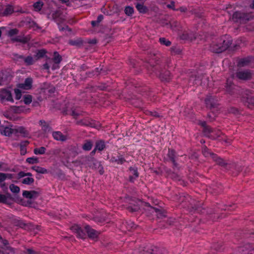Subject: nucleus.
Masks as SVG:
<instances>
[{
  "label": "nucleus",
  "instance_id": "nucleus-60",
  "mask_svg": "<svg viewBox=\"0 0 254 254\" xmlns=\"http://www.w3.org/2000/svg\"><path fill=\"white\" fill-rule=\"evenodd\" d=\"M8 174L0 173V184L3 182L8 176Z\"/></svg>",
  "mask_w": 254,
  "mask_h": 254
},
{
  "label": "nucleus",
  "instance_id": "nucleus-39",
  "mask_svg": "<svg viewBox=\"0 0 254 254\" xmlns=\"http://www.w3.org/2000/svg\"><path fill=\"white\" fill-rule=\"evenodd\" d=\"M32 169L38 173L46 174L48 173V171L46 169L39 166H33Z\"/></svg>",
  "mask_w": 254,
  "mask_h": 254
},
{
  "label": "nucleus",
  "instance_id": "nucleus-40",
  "mask_svg": "<svg viewBox=\"0 0 254 254\" xmlns=\"http://www.w3.org/2000/svg\"><path fill=\"white\" fill-rule=\"evenodd\" d=\"M29 142L28 141H25L24 142H22L20 144V153L21 155H25L26 153V146L28 145Z\"/></svg>",
  "mask_w": 254,
  "mask_h": 254
},
{
  "label": "nucleus",
  "instance_id": "nucleus-61",
  "mask_svg": "<svg viewBox=\"0 0 254 254\" xmlns=\"http://www.w3.org/2000/svg\"><path fill=\"white\" fill-rule=\"evenodd\" d=\"M14 92H15V98L17 99V100H19L21 98V91L19 89H15L14 90Z\"/></svg>",
  "mask_w": 254,
  "mask_h": 254
},
{
  "label": "nucleus",
  "instance_id": "nucleus-41",
  "mask_svg": "<svg viewBox=\"0 0 254 254\" xmlns=\"http://www.w3.org/2000/svg\"><path fill=\"white\" fill-rule=\"evenodd\" d=\"M105 147V144L104 141L100 140L98 141L96 143L95 148L99 151L103 150Z\"/></svg>",
  "mask_w": 254,
  "mask_h": 254
},
{
  "label": "nucleus",
  "instance_id": "nucleus-30",
  "mask_svg": "<svg viewBox=\"0 0 254 254\" xmlns=\"http://www.w3.org/2000/svg\"><path fill=\"white\" fill-rule=\"evenodd\" d=\"M110 161L112 163H116L117 164H123L124 162H126V160L122 156H119L118 158L115 157H112L111 158Z\"/></svg>",
  "mask_w": 254,
  "mask_h": 254
},
{
  "label": "nucleus",
  "instance_id": "nucleus-2",
  "mask_svg": "<svg viewBox=\"0 0 254 254\" xmlns=\"http://www.w3.org/2000/svg\"><path fill=\"white\" fill-rule=\"evenodd\" d=\"M125 198L126 202L128 203L126 208L131 213L138 211L141 206L146 207L145 204L146 202H142L138 199L130 198L128 196L126 197Z\"/></svg>",
  "mask_w": 254,
  "mask_h": 254
},
{
  "label": "nucleus",
  "instance_id": "nucleus-32",
  "mask_svg": "<svg viewBox=\"0 0 254 254\" xmlns=\"http://www.w3.org/2000/svg\"><path fill=\"white\" fill-rule=\"evenodd\" d=\"M93 146V142L89 140H85L82 145V149L85 151H89Z\"/></svg>",
  "mask_w": 254,
  "mask_h": 254
},
{
  "label": "nucleus",
  "instance_id": "nucleus-37",
  "mask_svg": "<svg viewBox=\"0 0 254 254\" xmlns=\"http://www.w3.org/2000/svg\"><path fill=\"white\" fill-rule=\"evenodd\" d=\"M11 40L13 42H19L23 44H25L28 42V41H29V39L27 37L21 38L19 36H17L16 37L12 38Z\"/></svg>",
  "mask_w": 254,
  "mask_h": 254
},
{
  "label": "nucleus",
  "instance_id": "nucleus-5",
  "mask_svg": "<svg viewBox=\"0 0 254 254\" xmlns=\"http://www.w3.org/2000/svg\"><path fill=\"white\" fill-rule=\"evenodd\" d=\"M242 98L244 99L245 105L249 108H254V94L248 90L242 91Z\"/></svg>",
  "mask_w": 254,
  "mask_h": 254
},
{
  "label": "nucleus",
  "instance_id": "nucleus-48",
  "mask_svg": "<svg viewBox=\"0 0 254 254\" xmlns=\"http://www.w3.org/2000/svg\"><path fill=\"white\" fill-rule=\"evenodd\" d=\"M34 180L33 178L28 177L23 179L22 180V183L24 184L30 185L33 184L34 183Z\"/></svg>",
  "mask_w": 254,
  "mask_h": 254
},
{
  "label": "nucleus",
  "instance_id": "nucleus-55",
  "mask_svg": "<svg viewBox=\"0 0 254 254\" xmlns=\"http://www.w3.org/2000/svg\"><path fill=\"white\" fill-rule=\"evenodd\" d=\"M23 102L25 104H29L32 102V96L30 95L24 97Z\"/></svg>",
  "mask_w": 254,
  "mask_h": 254
},
{
  "label": "nucleus",
  "instance_id": "nucleus-21",
  "mask_svg": "<svg viewBox=\"0 0 254 254\" xmlns=\"http://www.w3.org/2000/svg\"><path fill=\"white\" fill-rule=\"evenodd\" d=\"M32 79L31 78H27L25 79L23 83L19 84V88L25 90L30 89L32 87Z\"/></svg>",
  "mask_w": 254,
  "mask_h": 254
},
{
  "label": "nucleus",
  "instance_id": "nucleus-13",
  "mask_svg": "<svg viewBox=\"0 0 254 254\" xmlns=\"http://www.w3.org/2000/svg\"><path fill=\"white\" fill-rule=\"evenodd\" d=\"M84 231L86 232L89 238L96 240L97 239L100 232L91 228L89 225L84 227Z\"/></svg>",
  "mask_w": 254,
  "mask_h": 254
},
{
  "label": "nucleus",
  "instance_id": "nucleus-49",
  "mask_svg": "<svg viewBox=\"0 0 254 254\" xmlns=\"http://www.w3.org/2000/svg\"><path fill=\"white\" fill-rule=\"evenodd\" d=\"M70 114L74 118L76 119L78 117L82 115V112L77 109H74L71 111Z\"/></svg>",
  "mask_w": 254,
  "mask_h": 254
},
{
  "label": "nucleus",
  "instance_id": "nucleus-27",
  "mask_svg": "<svg viewBox=\"0 0 254 254\" xmlns=\"http://www.w3.org/2000/svg\"><path fill=\"white\" fill-rule=\"evenodd\" d=\"M252 58L248 57L240 59L238 63L239 67H244L248 65L252 61Z\"/></svg>",
  "mask_w": 254,
  "mask_h": 254
},
{
  "label": "nucleus",
  "instance_id": "nucleus-24",
  "mask_svg": "<svg viewBox=\"0 0 254 254\" xmlns=\"http://www.w3.org/2000/svg\"><path fill=\"white\" fill-rule=\"evenodd\" d=\"M221 45L219 43V39H217L216 41H213L210 46V50L214 53H221L223 51H219V49L221 48Z\"/></svg>",
  "mask_w": 254,
  "mask_h": 254
},
{
  "label": "nucleus",
  "instance_id": "nucleus-26",
  "mask_svg": "<svg viewBox=\"0 0 254 254\" xmlns=\"http://www.w3.org/2000/svg\"><path fill=\"white\" fill-rule=\"evenodd\" d=\"M13 133H20L23 136H27L28 135V131L23 127H17L13 128Z\"/></svg>",
  "mask_w": 254,
  "mask_h": 254
},
{
  "label": "nucleus",
  "instance_id": "nucleus-17",
  "mask_svg": "<svg viewBox=\"0 0 254 254\" xmlns=\"http://www.w3.org/2000/svg\"><path fill=\"white\" fill-rule=\"evenodd\" d=\"M145 204L146 205L147 209L153 213H155L157 217L162 218L165 216L162 210L156 207H152L148 203H145Z\"/></svg>",
  "mask_w": 254,
  "mask_h": 254
},
{
  "label": "nucleus",
  "instance_id": "nucleus-9",
  "mask_svg": "<svg viewBox=\"0 0 254 254\" xmlns=\"http://www.w3.org/2000/svg\"><path fill=\"white\" fill-rule=\"evenodd\" d=\"M186 199L189 201V205L188 206L189 209L190 211H197L200 212L201 211V205L202 203L199 202V204H197V202L194 200L190 198V196H188Z\"/></svg>",
  "mask_w": 254,
  "mask_h": 254
},
{
  "label": "nucleus",
  "instance_id": "nucleus-36",
  "mask_svg": "<svg viewBox=\"0 0 254 254\" xmlns=\"http://www.w3.org/2000/svg\"><path fill=\"white\" fill-rule=\"evenodd\" d=\"M168 156L173 163L174 167H177V164L175 160V151L173 150H169Z\"/></svg>",
  "mask_w": 254,
  "mask_h": 254
},
{
  "label": "nucleus",
  "instance_id": "nucleus-7",
  "mask_svg": "<svg viewBox=\"0 0 254 254\" xmlns=\"http://www.w3.org/2000/svg\"><path fill=\"white\" fill-rule=\"evenodd\" d=\"M232 40L229 35H224L219 38V43L221 45L219 51H224L227 50L232 44Z\"/></svg>",
  "mask_w": 254,
  "mask_h": 254
},
{
  "label": "nucleus",
  "instance_id": "nucleus-8",
  "mask_svg": "<svg viewBox=\"0 0 254 254\" xmlns=\"http://www.w3.org/2000/svg\"><path fill=\"white\" fill-rule=\"evenodd\" d=\"M236 77L240 79L243 80H249L252 77V72L248 69L247 70H238L236 73Z\"/></svg>",
  "mask_w": 254,
  "mask_h": 254
},
{
  "label": "nucleus",
  "instance_id": "nucleus-44",
  "mask_svg": "<svg viewBox=\"0 0 254 254\" xmlns=\"http://www.w3.org/2000/svg\"><path fill=\"white\" fill-rule=\"evenodd\" d=\"M14 9L12 6L7 5L5 9L4 10L3 14L4 15H8L12 13Z\"/></svg>",
  "mask_w": 254,
  "mask_h": 254
},
{
  "label": "nucleus",
  "instance_id": "nucleus-20",
  "mask_svg": "<svg viewBox=\"0 0 254 254\" xmlns=\"http://www.w3.org/2000/svg\"><path fill=\"white\" fill-rule=\"evenodd\" d=\"M0 133L3 135L9 136L13 133V128L8 127L0 126Z\"/></svg>",
  "mask_w": 254,
  "mask_h": 254
},
{
  "label": "nucleus",
  "instance_id": "nucleus-57",
  "mask_svg": "<svg viewBox=\"0 0 254 254\" xmlns=\"http://www.w3.org/2000/svg\"><path fill=\"white\" fill-rule=\"evenodd\" d=\"M146 115L153 116L156 118H159L161 116L160 115L155 111H147L146 112Z\"/></svg>",
  "mask_w": 254,
  "mask_h": 254
},
{
  "label": "nucleus",
  "instance_id": "nucleus-45",
  "mask_svg": "<svg viewBox=\"0 0 254 254\" xmlns=\"http://www.w3.org/2000/svg\"><path fill=\"white\" fill-rule=\"evenodd\" d=\"M43 6V2L41 1H37L33 4V7L35 11H40Z\"/></svg>",
  "mask_w": 254,
  "mask_h": 254
},
{
  "label": "nucleus",
  "instance_id": "nucleus-10",
  "mask_svg": "<svg viewBox=\"0 0 254 254\" xmlns=\"http://www.w3.org/2000/svg\"><path fill=\"white\" fill-rule=\"evenodd\" d=\"M0 101L2 103L5 101L13 102L11 92L6 89L0 90Z\"/></svg>",
  "mask_w": 254,
  "mask_h": 254
},
{
  "label": "nucleus",
  "instance_id": "nucleus-51",
  "mask_svg": "<svg viewBox=\"0 0 254 254\" xmlns=\"http://www.w3.org/2000/svg\"><path fill=\"white\" fill-rule=\"evenodd\" d=\"M159 42L162 45H165L166 46H169L171 44V42L166 38L162 37L159 39Z\"/></svg>",
  "mask_w": 254,
  "mask_h": 254
},
{
  "label": "nucleus",
  "instance_id": "nucleus-25",
  "mask_svg": "<svg viewBox=\"0 0 254 254\" xmlns=\"http://www.w3.org/2000/svg\"><path fill=\"white\" fill-rule=\"evenodd\" d=\"M52 135L54 138L57 141H64L66 139V136L60 131H54Z\"/></svg>",
  "mask_w": 254,
  "mask_h": 254
},
{
  "label": "nucleus",
  "instance_id": "nucleus-12",
  "mask_svg": "<svg viewBox=\"0 0 254 254\" xmlns=\"http://www.w3.org/2000/svg\"><path fill=\"white\" fill-rule=\"evenodd\" d=\"M76 124L78 125L88 126L92 127H98L99 126L98 123L88 119H84L83 120L77 121L76 122Z\"/></svg>",
  "mask_w": 254,
  "mask_h": 254
},
{
  "label": "nucleus",
  "instance_id": "nucleus-11",
  "mask_svg": "<svg viewBox=\"0 0 254 254\" xmlns=\"http://www.w3.org/2000/svg\"><path fill=\"white\" fill-rule=\"evenodd\" d=\"M94 159L91 156H86L80 157L79 160L75 161L74 163L85 165L90 168L92 166Z\"/></svg>",
  "mask_w": 254,
  "mask_h": 254
},
{
  "label": "nucleus",
  "instance_id": "nucleus-50",
  "mask_svg": "<svg viewBox=\"0 0 254 254\" xmlns=\"http://www.w3.org/2000/svg\"><path fill=\"white\" fill-rule=\"evenodd\" d=\"M9 189L11 192L15 193H18L20 191L19 187L14 184H11L9 186Z\"/></svg>",
  "mask_w": 254,
  "mask_h": 254
},
{
  "label": "nucleus",
  "instance_id": "nucleus-23",
  "mask_svg": "<svg viewBox=\"0 0 254 254\" xmlns=\"http://www.w3.org/2000/svg\"><path fill=\"white\" fill-rule=\"evenodd\" d=\"M90 168L98 170L101 175H102L104 173L103 167L102 166L101 163L97 161L95 158L94 160L92 166L90 167Z\"/></svg>",
  "mask_w": 254,
  "mask_h": 254
},
{
  "label": "nucleus",
  "instance_id": "nucleus-43",
  "mask_svg": "<svg viewBox=\"0 0 254 254\" xmlns=\"http://www.w3.org/2000/svg\"><path fill=\"white\" fill-rule=\"evenodd\" d=\"M170 72L165 71L164 73H161L160 75V79L164 81H168L170 79Z\"/></svg>",
  "mask_w": 254,
  "mask_h": 254
},
{
  "label": "nucleus",
  "instance_id": "nucleus-4",
  "mask_svg": "<svg viewBox=\"0 0 254 254\" xmlns=\"http://www.w3.org/2000/svg\"><path fill=\"white\" fill-rule=\"evenodd\" d=\"M199 124L203 127V132L205 135L213 139L220 136V131L213 129L210 127L206 125L205 122H200Z\"/></svg>",
  "mask_w": 254,
  "mask_h": 254
},
{
  "label": "nucleus",
  "instance_id": "nucleus-15",
  "mask_svg": "<svg viewBox=\"0 0 254 254\" xmlns=\"http://www.w3.org/2000/svg\"><path fill=\"white\" fill-rule=\"evenodd\" d=\"M71 229L73 233L76 234V236L78 238L81 239H85L86 238V233L84 230L79 225H74L71 227Z\"/></svg>",
  "mask_w": 254,
  "mask_h": 254
},
{
  "label": "nucleus",
  "instance_id": "nucleus-35",
  "mask_svg": "<svg viewBox=\"0 0 254 254\" xmlns=\"http://www.w3.org/2000/svg\"><path fill=\"white\" fill-rule=\"evenodd\" d=\"M14 250L9 246H6L3 248L0 254H14Z\"/></svg>",
  "mask_w": 254,
  "mask_h": 254
},
{
  "label": "nucleus",
  "instance_id": "nucleus-58",
  "mask_svg": "<svg viewBox=\"0 0 254 254\" xmlns=\"http://www.w3.org/2000/svg\"><path fill=\"white\" fill-rule=\"evenodd\" d=\"M7 200V197L5 195L0 194V203H8Z\"/></svg>",
  "mask_w": 254,
  "mask_h": 254
},
{
  "label": "nucleus",
  "instance_id": "nucleus-1",
  "mask_svg": "<svg viewBox=\"0 0 254 254\" xmlns=\"http://www.w3.org/2000/svg\"><path fill=\"white\" fill-rule=\"evenodd\" d=\"M202 153L203 155L206 157H211L212 159L215 161L216 164L221 167L225 168L227 170H229L231 167H234L235 169L237 170L239 172L242 170L241 167L237 166L235 163H229L225 161L222 158L218 157L217 155L210 152L209 150L205 146H204L202 148Z\"/></svg>",
  "mask_w": 254,
  "mask_h": 254
},
{
  "label": "nucleus",
  "instance_id": "nucleus-6",
  "mask_svg": "<svg viewBox=\"0 0 254 254\" xmlns=\"http://www.w3.org/2000/svg\"><path fill=\"white\" fill-rule=\"evenodd\" d=\"M226 91L230 95H235L238 94L242 95V91L244 89H241L239 87L233 84L231 81L227 80L226 83Z\"/></svg>",
  "mask_w": 254,
  "mask_h": 254
},
{
  "label": "nucleus",
  "instance_id": "nucleus-38",
  "mask_svg": "<svg viewBox=\"0 0 254 254\" xmlns=\"http://www.w3.org/2000/svg\"><path fill=\"white\" fill-rule=\"evenodd\" d=\"M136 8L140 13H145L147 11V8L143 4L137 3L136 5Z\"/></svg>",
  "mask_w": 254,
  "mask_h": 254
},
{
  "label": "nucleus",
  "instance_id": "nucleus-53",
  "mask_svg": "<svg viewBox=\"0 0 254 254\" xmlns=\"http://www.w3.org/2000/svg\"><path fill=\"white\" fill-rule=\"evenodd\" d=\"M13 59L16 61H21L24 59V57L22 55H18V54H12Z\"/></svg>",
  "mask_w": 254,
  "mask_h": 254
},
{
  "label": "nucleus",
  "instance_id": "nucleus-33",
  "mask_svg": "<svg viewBox=\"0 0 254 254\" xmlns=\"http://www.w3.org/2000/svg\"><path fill=\"white\" fill-rule=\"evenodd\" d=\"M68 43L70 45L76 47H80L83 44V41L80 38L70 40L69 41Z\"/></svg>",
  "mask_w": 254,
  "mask_h": 254
},
{
  "label": "nucleus",
  "instance_id": "nucleus-64",
  "mask_svg": "<svg viewBox=\"0 0 254 254\" xmlns=\"http://www.w3.org/2000/svg\"><path fill=\"white\" fill-rule=\"evenodd\" d=\"M27 252L28 253V254H39V253L37 252L34 251L32 249H27Z\"/></svg>",
  "mask_w": 254,
  "mask_h": 254
},
{
  "label": "nucleus",
  "instance_id": "nucleus-28",
  "mask_svg": "<svg viewBox=\"0 0 254 254\" xmlns=\"http://www.w3.org/2000/svg\"><path fill=\"white\" fill-rule=\"evenodd\" d=\"M39 125L41 127L43 131L45 133L48 132L51 130V127L49 126V124L44 120H40L39 121Z\"/></svg>",
  "mask_w": 254,
  "mask_h": 254
},
{
  "label": "nucleus",
  "instance_id": "nucleus-63",
  "mask_svg": "<svg viewBox=\"0 0 254 254\" xmlns=\"http://www.w3.org/2000/svg\"><path fill=\"white\" fill-rule=\"evenodd\" d=\"M179 25V23L177 21L173 20L170 23L171 28L174 30V28L177 27Z\"/></svg>",
  "mask_w": 254,
  "mask_h": 254
},
{
  "label": "nucleus",
  "instance_id": "nucleus-59",
  "mask_svg": "<svg viewBox=\"0 0 254 254\" xmlns=\"http://www.w3.org/2000/svg\"><path fill=\"white\" fill-rule=\"evenodd\" d=\"M46 53V52L44 50H39L37 52L36 56L38 58H42V57H43L44 56V55H45Z\"/></svg>",
  "mask_w": 254,
  "mask_h": 254
},
{
  "label": "nucleus",
  "instance_id": "nucleus-34",
  "mask_svg": "<svg viewBox=\"0 0 254 254\" xmlns=\"http://www.w3.org/2000/svg\"><path fill=\"white\" fill-rule=\"evenodd\" d=\"M54 63V62L52 59L50 58L47 59L46 63L43 65V69L49 70L50 67L52 68Z\"/></svg>",
  "mask_w": 254,
  "mask_h": 254
},
{
  "label": "nucleus",
  "instance_id": "nucleus-56",
  "mask_svg": "<svg viewBox=\"0 0 254 254\" xmlns=\"http://www.w3.org/2000/svg\"><path fill=\"white\" fill-rule=\"evenodd\" d=\"M169 176L173 180H180V176L175 173L172 172L168 174Z\"/></svg>",
  "mask_w": 254,
  "mask_h": 254
},
{
  "label": "nucleus",
  "instance_id": "nucleus-62",
  "mask_svg": "<svg viewBox=\"0 0 254 254\" xmlns=\"http://www.w3.org/2000/svg\"><path fill=\"white\" fill-rule=\"evenodd\" d=\"M127 228L129 230L135 229L136 227V225L133 222H128L127 223Z\"/></svg>",
  "mask_w": 254,
  "mask_h": 254
},
{
  "label": "nucleus",
  "instance_id": "nucleus-18",
  "mask_svg": "<svg viewBox=\"0 0 254 254\" xmlns=\"http://www.w3.org/2000/svg\"><path fill=\"white\" fill-rule=\"evenodd\" d=\"M51 59L54 62L52 66V69L55 70L58 68L59 67V64L62 61V57L58 52H55L54 53V57Z\"/></svg>",
  "mask_w": 254,
  "mask_h": 254
},
{
  "label": "nucleus",
  "instance_id": "nucleus-19",
  "mask_svg": "<svg viewBox=\"0 0 254 254\" xmlns=\"http://www.w3.org/2000/svg\"><path fill=\"white\" fill-rule=\"evenodd\" d=\"M22 195L24 197L27 198L34 199L38 196L39 193L38 192L34 190H24L23 191Z\"/></svg>",
  "mask_w": 254,
  "mask_h": 254
},
{
  "label": "nucleus",
  "instance_id": "nucleus-31",
  "mask_svg": "<svg viewBox=\"0 0 254 254\" xmlns=\"http://www.w3.org/2000/svg\"><path fill=\"white\" fill-rule=\"evenodd\" d=\"M182 39L192 41L196 38V37L192 33H184L181 36Z\"/></svg>",
  "mask_w": 254,
  "mask_h": 254
},
{
  "label": "nucleus",
  "instance_id": "nucleus-52",
  "mask_svg": "<svg viewBox=\"0 0 254 254\" xmlns=\"http://www.w3.org/2000/svg\"><path fill=\"white\" fill-rule=\"evenodd\" d=\"M26 162L29 164H33L39 162L38 159L37 157H33L28 158L26 159Z\"/></svg>",
  "mask_w": 254,
  "mask_h": 254
},
{
  "label": "nucleus",
  "instance_id": "nucleus-3",
  "mask_svg": "<svg viewBox=\"0 0 254 254\" xmlns=\"http://www.w3.org/2000/svg\"><path fill=\"white\" fill-rule=\"evenodd\" d=\"M254 18V14L252 13H246L240 11L235 12L232 16V19L236 22L246 23Z\"/></svg>",
  "mask_w": 254,
  "mask_h": 254
},
{
  "label": "nucleus",
  "instance_id": "nucleus-54",
  "mask_svg": "<svg viewBox=\"0 0 254 254\" xmlns=\"http://www.w3.org/2000/svg\"><path fill=\"white\" fill-rule=\"evenodd\" d=\"M18 33V30L17 29H16V28L12 29L8 31V36L10 37H12L13 36L17 35Z\"/></svg>",
  "mask_w": 254,
  "mask_h": 254
},
{
  "label": "nucleus",
  "instance_id": "nucleus-29",
  "mask_svg": "<svg viewBox=\"0 0 254 254\" xmlns=\"http://www.w3.org/2000/svg\"><path fill=\"white\" fill-rule=\"evenodd\" d=\"M14 224L16 226H19L22 228H24L26 230H28L30 229V224H26L22 220H15L14 222Z\"/></svg>",
  "mask_w": 254,
  "mask_h": 254
},
{
  "label": "nucleus",
  "instance_id": "nucleus-46",
  "mask_svg": "<svg viewBox=\"0 0 254 254\" xmlns=\"http://www.w3.org/2000/svg\"><path fill=\"white\" fill-rule=\"evenodd\" d=\"M22 61H23L27 65H31L34 63L33 59L31 56H28L26 58L24 57V59H23Z\"/></svg>",
  "mask_w": 254,
  "mask_h": 254
},
{
  "label": "nucleus",
  "instance_id": "nucleus-42",
  "mask_svg": "<svg viewBox=\"0 0 254 254\" xmlns=\"http://www.w3.org/2000/svg\"><path fill=\"white\" fill-rule=\"evenodd\" d=\"M34 153L36 155H42L45 154L46 151V148L44 147H41L39 148H35L34 149Z\"/></svg>",
  "mask_w": 254,
  "mask_h": 254
},
{
  "label": "nucleus",
  "instance_id": "nucleus-22",
  "mask_svg": "<svg viewBox=\"0 0 254 254\" xmlns=\"http://www.w3.org/2000/svg\"><path fill=\"white\" fill-rule=\"evenodd\" d=\"M130 176L129 177V181L133 182L134 180L138 177L137 169L135 167L129 168Z\"/></svg>",
  "mask_w": 254,
  "mask_h": 254
},
{
  "label": "nucleus",
  "instance_id": "nucleus-47",
  "mask_svg": "<svg viewBox=\"0 0 254 254\" xmlns=\"http://www.w3.org/2000/svg\"><path fill=\"white\" fill-rule=\"evenodd\" d=\"M125 13L128 16H131L134 12L133 8L131 6H126L125 9Z\"/></svg>",
  "mask_w": 254,
  "mask_h": 254
},
{
  "label": "nucleus",
  "instance_id": "nucleus-16",
  "mask_svg": "<svg viewBox=\"0 0 254 254\" xmlns=\"http://www.w3.org/2000/svg\"><path fill=\"white\" fill-rule=\"evenodd\" d=\"M205 102L206 106L212 108L216 107L218 105V100L214 96L208 95L205 99Z\"/></svg>",
  "mask_w": 254,
  "mask_h": 254
},
{
  "label": "nucleus",
  "instance_id": "nucleus-14",
  "mask_svg": "<svg viewBox=\"0 0 254 254\" xmlns=\"http://www.w3.org/2000/svg\"><path fill=\"white\" fill-rule=\"evenodd\" d=\"M239 251L242 254H254V245L246 244L239 248Z\"/></svg>",
  "mask_w": 254,
  "mask_h": 254
}]
</instances>
